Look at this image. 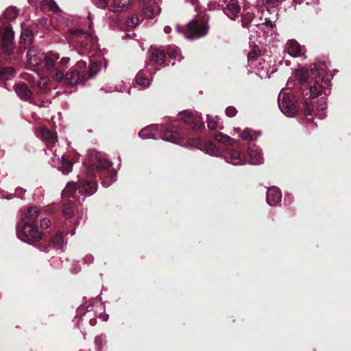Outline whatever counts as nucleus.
<instances>
[{
	"label": "nucleus",
	"instance_id": "f257e3e1",
	"mask_svg": "<svg viewBox=\"0 0 351 351\" xmlns=\"http://www.w3.org/2000/svg\"><path fill=\"white\" fill-rule=\"evenodd\" d=\"M94 160L87 166L86 174L90 178H97L102 180L101 184L108 187L117 180L114 171L112 169V163L101 152L93 153Z\"/></svg>",
	"mask_w": 351,
	"mask_h": 351
},
{
	"label": "nucleus",
	"instance_id": "f03ea898",
	"mask_svg": "<svg viewBox=\"0 0 351 351\" xmlns=\"http://www.w3.org/2000/svg\"><path fill=\"white\" fill-rule=\"evenodd\" d=\"M164 127L162 125H150L142 129L138 132V136L142 139H154L159 138L171 143H176L175 132L172 130H165L163 135L162 131Z\"/></svg>",
	"mask_w": 351,
	"mask_h": 351
},
{
	"label": "nucleus",
	"instance_id": "7ed1b4c3",
	"mask_svg": "<svg viewBox=\"0 0 351 351\" xmlns=\"http://www.w3.org/2000/svg\"><path fill=\"white\" fill-rule=\"evenodd\" d=\"M104 310V307L102 304L95 300L94 304H88L86 306L85 311L84 306H80L77 310L76 317H81L82 322L88 321L90 326H95L96 324V318L97 317V313L100 311L99 317L103 319L104 321H106L108 318V315H102L101 311Z\"/></svg>",
	"mask_w": 351,
	"mask_h": 351
},
{
	"label": "nucleus",
	"instance_id": "20e7f679",
	"mask_svg": "<svg viewBox=\"0 0 351 351\" xmlns=\"http://www.w3.org/2000/svg\"><path fill=\"white\" fill-rule=\"evenodd\" d=\"M209 26L206 22L192 19L187 24V31H181L180 26L177 25V32L182 34L184 36L190 40H195L204 36L208 30Z\"/></svg>",
	"mask_w": 351,
	"mask_h": 351
},
{
	"label": "nucleus",
	"instance_id": "39448f33",
	"mask_svg": "<svg viewBox=\"0 0 351 351\" xmlns=\"http://www.w3.org/2000/svg\"><path fill=\"white\" fill-rule=\"evenodd\" d=\"M278 104L281 112L287 117H295L298 111L297 100L293 95L283 93L278 95Z\"/></svg>",
	"mask_w": 351,
	"mask_h": 351
},
{
	"label": "nucleus",
	"instance_id": "423d86ee",
	"mask_svg": "<svg viewBox=\"0 0 351 351\" xmlns=\"http://www.w3.org/2000/svg\"><path fill=\"white\" fill-rule=\"evenodd\" d=\"M18 238L22 241L29 243L36 241L42 237L38 228L32 223L25 222L21 229H17Z\"/></svg>",
	"mask_w": 351,
	"mask_h": 351
},
{
	"label": "nucleus",
	"instance_id": "0eeeda50",
	"mask_svg": "<svg viewBox=\"0 0 351 351\" xmlns=\"http://www.w3.org/2000/svg\"><path fill=\"white\" fill-rule=\"evenodd\" d=\"M71 33L73 36V41L85 49L97 44V38L96 36L91 33L85 32L78 29H71Z\"/></svg>",
	"mask_w": 351,
	"mask_h": 351
},
{
	"label": "nucleus",
	"instance_id": "6e6552de",
	"mask_svg": "<svg viewBox=\"0 0 351 351\" xmlns=\"http://www.w3.org/2000/svg\"><path fill=\"white\" fill-rule=\"evenodd\" d=\"M180 121L193 125V128L195 130H200L204 125L202 114L198 112L193 114L189 110L181 111L177 114V122Z\"/></svg>",
	"mask_w": 351,
	"mask_h": 351
},
{
	"label": "nucleus",
	"instance_id": "1a4fd4ad",
	"mask_svg": "<svg viewBox=\"0 0 351 351\" xmlns=\"http://www.w3.org/2000/svg\"><path fill=\"white\" fill-rule=\"evenodd\" d=\"M14 32L11 27H5L2 32V47L8 55L12 54L14 49Z\"/></svg>",
	"mask_w": 351,
	"mask_h": 351
},
{
	"label": "nucleus",
	"instance_id": "9d476101",
	"mask_svg": "<svg viewBox=\"0 0 351 351\" xmlns=\"http://www.w3.org/2000/svg\"><path fill=\"white\" fill-rule=\"evenodd\" d=\"M45 53L37 49H30L27 53L28 66L34 71H36V67L43 63Z\"/></svg>",
	"mask_w": 351,
	"mask_h": 351
},
{
	"label": "nucleus",
	"instance_id": "9b49d317",
	"mask_svg": "<svg viewBox=\"0 0 351 351\" xmlns=\"http://www.w3.org/2000/svg\"><path fill=\"white\" fill-rule=\"evenodd\" d=\"M284 52L291 57L298 58L304 55V48L295 40H289L284 49Z\"/></svg>",
	"mask_w": 351,
	"mask_h": 351
},
{
	"label": "nucleus",
	"instance_id": "f8f14e48",
	"mask_svg": "<svg viewBox=\"0 0 351 351\" xmlns=\"http://www.w3.org/2000/svg\"><path fill=\"white\" fill-rule=\"evenodd\" d=\"M85 81L84 75L82 74V72L77 71V69H73L65 75V84L68 86H71L78 84L84 86Z\"/></svg>",
	"mask_w": 351,
	"mask_h": 351
},
{
	"label": "nucleus",
	"instance_id": "ddd939ff",
	"mask_svg": "<svg viewBox=\"0 0 351 351\" xmlns=\"http://www.w3.org/2000/svg\"><path fill=\"white\" fill-rule=\"evenodd\" d=\"M251 71L256 73L261 78H267L270 77V66L263 58L259 59L256 66H251L249 69Z\"/></svg>",
	"mask_w": 351,
	"mask_h": 351
},
{
	"label": "nucleus",
	"instance_id": "4468645a",
	"mask_svg": "<svg viewBox=\"0 0 351 351\" xmlns=\"http://www.w3.org/2000/svg\"><path fill=\"white\" fill-rule=\"evenodd\" d=\"M22 78L29 82L32 86H37L41 89L45 88L49 82L47 77H42L38 73H36L35 75L24 73L22 74Z\"/></svg>",
	"mask_w": 351,
	"mask_h": 351
},
{
	"label": "nucleus",
	"instance_id": "2eb2a0df",
	"mask_svg": "<svg viewBox=\"0 0 351 351\" xmlns=\"http://www.w3.org/2000/svg\"><path fill=\"white\" fill-rule=\"evenodd\" d=\"M77 187L79 193L85 196H90L97 191V184L90 180H81L79 179Z\"/></svg>",
	"mask_w": 351,
	"mask_h": 351
},
{
	"label": "nucleus",
	"instance_id": "dca6fc26",
	"mask_svg": "<svg viewBox=\"0 0 351 351\" xmlns=\"http://www.w3.org/2000/svg\"><path fill=\"white\" fill-rule=\"evenodd\" d=\"M60 55L53 51H49L44 55L43 64L47 71L51 72L55 70L58 65Z\"/></svg>",
	"mask_w": 351,
	"mask_h": 351
},
{
	"label": "nucleus",
	"instance_id": "f3484780",
	"mask_svg": "<svg viewBox=\"0 0 351 351\" xmlns=\"http://www.w3.org/2000/svg\"><path fill=\"white\" fill-rule=\"evenodd\" d=\"M282 194L279 189L272 187L268 189L267 192L266 202L270 206H276L281 202Z\"/></svg>",
	"mask_w": 351,
	"mask_h": 351
},
{
	"label": "nucleus",
	"instance_id": "a211bd4d",
	"mask_svg": "<svg viewBox=\"0 0 351 351\" xmlns=\"http://www.w3.org/2000/svg\"><path fill=\"white\" fill-rule=\"evenodd\" d=\"M240 11L241 8L237 0H229L226 8H223V12L232 20L239 16Z\"/></svg>",
	"mask_w": 351,
	"mask_h": 351
},
{
	"label": "nucleus",
	"instance_id": "6ab92c4d",
	"mask_svg": "<svg viewBox=\"0 0 351 351\" xmlns=\"http://www.w3.org/2000/svg\"><path fill=\"white\" fill-rule=\"evenodd\" d=\"M17 96L23 101H29L32 97V93L25 83H18L14 86Z\"/></svg>",
	"mask_w": 351,
	"mask_h": 351
},
{
	"label": "nucleus",
	"instance_id": "aec40b11",
	"mask_svg": "<svg viewBox=\"0 0 351 351\" xmlns=\"http://www.w3.org/2000/svg\"><path fill=\"white\" fill-rule=\"evenodd\" d=\"M225 160L228 163L233 165H243L247 163V160L238 150H230L225 157Z\"/></svg>",
	"mask_w": 351,
	"mask_h": 351
},
{
	"label": "nucleus",
	"instance_id": "412c9836",
	"mask_svg": "<svg viewBox=\"0 0 351 351\" xmlns=\"http://www.w3.org/2000/svg\"><path fill=\"white\" fill-rule=\"evenodd\" d=\"M330 86V80L323 79L322 82L316 81L313 85L310 86V95L311 97L316 98L321 95L324 92V89Z\"/></svg>",
	"mask_w": 351,
	"mask_h": 351
},
{
	"label": "nucleus",
	"instance_id": "4be33fe9",
	"mask_svg": "<svg viewBox=\"0 0 351 351\" xmlns=\"http://www.w3.org/2000/svg\"><path fill=\"white\" fill-rule=\"evenodd\" d=\"M132 0H112L109 10L114 12H123L132 7Z\"/></svg>",
	"mask_w": 351,
	"mask_h": 351
},
{
	"label": "nucleus",
	"instance_id": "5701e85b",
	"mask_svg": "<svg viewBox=\"0 0 351 351\" xmlns=\"http://www.w3.org/2000/svg\"><path fill=\"white\" fill-rule=\"evenodd\" d=\"M242 25L244 27H252V26H255L259 30L264 32V34L267 35L269 34V33H271L274 27V25L273 24V23L271 21H267V19L265 20V22L263 23L248 25V23L247 22L245 18H243L242 19Z\"/></svg>",
	"mask_w": 351,
	"mask_h": 351
},
{
	"label": "nucleus",
	"instance_id": "b1692460",
	"mask_svg": "<svg viewBox=\"0 0 351 351\" xmlns=\"http://www.w3.org/2000/svg\"><path fill=\"white\" fill-rule=\"evenodd\" d=\"M38 136L46 142L48 147H51L57 142V136L47 128H41Z\"/></svg>",
	"mask_w": 351,
	"mask_h": 351
},
{
	"label": "nucleus",
	"instance_id": "393cba45",
	"mask_svg": "<svg viewBox=\"0 0 351 351\" xmlns=\"http://www.w3.org/2000/svg\"><path fill=\"white\" fill-rule=\"evenodd\" d=\"M249 160L247 163L258 165L263 162V156L261 150L258 149L250 148L248 149Z\"/></svg>",
	"mask_w": 351,
	"mask_h": 351
},
{
	"label": "nucleus",
	"instance_id": "a878e982",
	"mask_svg": "<svg viewBox=\"0 0 351 351\" xmlns=\"http://www.w3.org/2000/svg\"><path fill=\"white\" fill-rule=\"evenodd\" d=\"M152 58L158 65H163L165 63L166 54L164 51L158 47L152 48Z\"/></svg>",
	"mask_w": 351,
	"mask_h": 351
},
{
	"label": "nucleus",
	"instance_id": "bb28decb",
	"mask_svg": "<svg viewBox=\"0 0 351 351\" xmlns=\"http://www.w3.org/2000/svg\"><path fill=\"white\" fill-rule=\"evenodd\" d=\"M160 12V8L157 4H153L152 5H146L143 8V13L147 19H153L159 14Z\"/></svg>",
	"mask_w": 351,
	"mask_h": 351
},
{
	"label": "nucleus",
	"instance_id": "cd10ccee",
	"mask_svg": "<svg viewBox=\"0 0 351 351\" xmlns=\"http://www.w3.org/2000/svg\"><path fill=\"white\" fill-rule=\"evenodd\" d=\"M24 216L27 223H33L39 216V209L36 206H32L27 208L24 213Z\"/></svg>",
	"mask_w": 351,
	"mask_h": 351
},
{
	"label": "nucleus",
	"instance_id": "c85d7f7f",
	"mask_svg": "<svg viewBox=\"0 0 351 351\" xmlns=\"http://www.w3.org/2000/svg\"><path fill=\"white\" fill-rule=\"evenodd\" d=\"M259 59H263L261 56H259V49L256 46L254 49L248 53L247 55V61H248V67L249 69L251 66H256L257 62Z\"/></svg>",
	"mask_w": 351,
	"mask_h": 351
},
{
	"label": "nucleus",
	"instance_id": "c756f323",
	"mask_svg": "<svg viewBox=\"0 0 351 351\" xmlns=\"http://www.w3.org/2000/svg\"><path fill=\"white\" fill-rule=\"evenodd\" d=\"M50 245L56 250H63L65 243L61 232H57L51 239Z\"/></svg>",
	"mask_w": 351,
	"mask_h": 351
},
{
	"label": "nucleus",
	"instance_id": "7c9ffc66",
	"mask_svg": "<svg viewBox=\"0 0 351 351\" xmlns=\"http://www.w3.org/2000/svg\"><path fill=\"white\" fill-rule=\"evenodd\" d=\"M200 149L210 156H219V151L212 142H206L204 145H202Z\"/></svg>",
	"mask_w": 351,
	"mask_h": 351
},
{
	"label": "nucleus",
	"instance_id": "2f4dec72",
	"mask_svg": "<svg viewBox=\"0 0 351 351\" xmlns=\"http://www.w3.org/2000/svg\"><path fill=\"white\" fill-rule=\"evenodd\" d=\"M16 74V71L13 67H1L0 68V79L9 80L12 79Z\"/></svg>",
	"mask_w": 351,
	"mask_h": 351
},
{
	"label": "nucleus",
	"instance_id": "473e14b6",
	"mask_svg": "<svg viewBox=\"0 0 351 351\" xmlns=\"http://www.w3.org/2000/svg\"><path fill=\"white\" fill-rule=\"evenodd\" d=\"M72 168L73 163L62 156L61 157V165L58 167V169L61 171L63 174H67L71 171Z\"/></svg>",
	"mask_w": 351,
	"mask_h": 351
},
{
	"label": "nucleus",
	"instance_id": "72a5a7b5",
	"mask_svg": "<svg viewBox=\"0 0 351 351\" xmlns=\"http://www.w3.org/2000/svg\"><path fill=\"white\" fill-rule=\"evenodd\" d=\"M255 133L257 136L261 135V132H253L249 128H245L243 132L240 134V136L244 140L253 141L256 140V136L254 137Z\"/></svg>",
	"mask_w": 351,
	"mask_h": 351
},
{
	"label": "nucleus",
	"instance_id": "f704fd0d",
	"mask_svg": "<svg viewBox=\"0 0 351 351\" xmlns=\"http://www.w3.org/2000/svg\"><path fill=\"white\" fill-rule=\"evenodd\" d=\"M295 75L300 84L306 83L308 79V71L304 68L297 70Z\"/></svg>",
	"mask_w": 351,
	"mask_h": 351
},
{
	"label": "nucleus",
	"instance_id": "c9c22d12",
	"mask_svg": "<svg viewBox=\"0 0 351 351\" xmlns=\"http://www.w3.org/2000/svg\"><path fill=\"white\" fill-rule=\"evenodd\" d=\"M19 15V10L16 7L8 8L3 12V16L8 20H14Z\"/></svg>",
	"mask_w": 351,
	"mask_h": 351
},
{
	"label": "nucleus",
	"instance_id": "e433bc0d",
	"mask_svg": "<svg viewBox=\"0 0 351 351\" xmlns=\"http://www.w3.org/2000/svg\"><path fill=\"white\" fill-rule=\"evenodd\" d=\"M215 139L224 144L231 145L234 143V139L222 133L217 134L215 136Z\"/></svg>",
	"mask_w": 351,
	"mask_h": 351
},
{
	"label": "nucleus",
	"instance_id": "4c0bfd02",
	"mask_svg": "<svg viewBox=\"0 0 351 351\" xmlns=\"http://www.w3.org/2000/svg\"><path fill=\"white\" fill-rule=\"evenodd\" d=\"M136 82L138 85L141 86L143 88H147L149 86V80L147 77H144L138 73L136 76Z\"/></svg>",
	"mask_w": 351,
	"mask_h": 351
},
{
	"label": "nucleus",
	"instance_id": "58836bf2",
	"mask_svg": "<svg viewBox=\"0 0 351 351\" xmlns=\"http://www.w3.org/2000/svg\"><path fill=\"white\" fill-rule=\"evenodd\" d=\"M207 125L210 130H217L219 128L218 117H211L207 115Z\"/></svg>",
	"mask_w": 351,
	"mask_h": 351
},
{
	"label": "nucleus",
	"instance_id": "ea45409f",
	"mask_svg": "<svg viewBox=\"0 0 351 351\" xmlns=\"http://www.w3.org/2000/svg\"><path fill=\"white\" fill-rule=\"evenodd\" d=\"M95 343H96V346H97V349L99 351H101L103 348H104V346L106 343V337L104 336V335H99V336L96 337V338H95Z\"/></svg>",
	"mask_w": 351,
	"mask_h": 351
},
{
	"label": "nucleus",
	"instance_id": "a19ab883",
	"mask_svg": "<svg viewBox=\"0 0 351 351\" xmlns=\"http://www.w3.org/2000/svg\"><path fill=\"white\" fill-rule=\"evenodd\" d=\"M101 90L105 91L106 93H112L114 91H118V92H124L127 91V93L130 95V88H118L117 86L114 87H107L104 86L101 88Z\"/></svg>",
	"mask_w": 351,
	"mask_h": 351
},
{
	"label": "nucleus",
	"instance_id": "79ce46f5",
	"mask_svg": "<svg viewBox=\"0 0 351 351\" xmlns=\"http://www.w3.org/2000/svg\"><path fill=\"white\" fill-rule=\"evenodd\" d=\"M62 214L66 218L69 219L73 215V208L69 204H65L62 208Z\"/></svg>",
	"mask_w": 351,
	"mask_h": 351
},
{
	"label": "nucleus",
	"instance_id": "37998d69",
	"mask_svg": "<svg viewBox=\"0 0 351 351\" xmlns=\"http://www.w3.org/2000/svg\"><path fill=\"white\" fill-rule=\"evenodd\" d=\"M99 65L97 63L93 62H90V65H89L90 77L95 76L99 72Z\"/></svg>",
	"mask_w": 351,
	"mask_h": 351
},
{
	"label": "nucleus",
	"instance_id": "c03bdc74",
	"mask_svg": "<svg viewBox=\"0 0 351 351\" xmlns=\"http://www.w3.org/2000/svg\"><path fill=\"white\" fill-rule=\"evenodd\" d=\"M128 27H134L139 23V19L137 15H132L126 21Z\"/></svg>",
	"mask_w": 351,
	"mask_h": 351
},
{
	"label": "nucleus",
	"instance_id": "a18cd8bd",
	"mask_svg": "<svg viewBox=\"0 0 351 351\" xmlns=\"http://www.w3.org/2000/svg\"><path fill=\"white\" fill-rule=\"evenodd\" d=\"M326 104H322L320 105V108H317V117L319 119H324L326 117Z\"/></svg>",
	"mask_w": 351,
	"mask_h": 351
},
{
	"label": "nucleus",
	"instance_id": "49530a36",
	"mask_svg": "<svg viewBox=\"0 0 351 351\" xmlns=\"http://www.w3.org/2000/svg\"><path fill=\"white\" fill-rule=\"evenodd\" d=\"M73 189V184L72 183H68L67 186L64 188V189L62 192V195L64 197H71V191Z\"/></svg>",
	"mask_w": 351,
	"mask_h": 351
},
{
	"label": "nucleus",
	"instance_id": "de8ad7c7",
	"mask_svg": "<svg viewBox=\"0 0 351 351\" xmlns=\"http://www.w3.org/2000/svg\"><path fill=\"white\" fill-rule=\"evenodd\" d=\"M94 5L101 9H106L108 5V0H92Z\"/></svg>",
	"mask_w": 351,
	"mask_h": 351
},
{
	"label": "nucleus",
	"instance_id": "09e8293b",
	"mask_svg": "<svg viewBox=\"0 0 351 351\" xmlns=\"http://www.w3.org/2000/svg\"><path fill=\"white\" fill-rule=\"evenodd\" d=\"M53 77L57 82H62L64 84H65V75L62 71L57 70L54 74Z\"/></svg>",
	"mask_w": 351,
	"mask_h": 351
},
{
	"label": "nucleus",
	"instance_id": "8fccbe9b",
	"mask_svg": "<svg viewBox=\"0 0 351 351\" xmlns=\"http://www.w3.org/2000/svg\"><path fill=\"white\" fill-rule=\"evenodd\" d=\"M311 71L314 74L319 76L322 75L324 72V68H321L320 66L317 64H314L313 67L311 68Z\"/></svg>",
	"mask_w": 351,
	"mask_h": 351
},
{
	"label": "nucleus",
	"instance_id": "3c124183",
	"mask_svg": "<svg viewBox=\"0 0 351 351\" xmlns=\"http://www.w3.org/2000/svg\"><path fill=\"white\" fill-rule=\"evenodd\" d=\"M237 110L233 106H229L226 109V114L229 117H233L237 114Z\"/></svg>",
	"mask_w": 351,
	"mask_h": 351
},
{
	"label": "nucleus",
	"instance_id": "603ef678",
	"mask_svg": "<svg viewBox=\"0 0 351 351\" xmlns=\"http://www.w3.org/2000/svg\"><path fill=\"white\" fill-rule=\"evenodd\" d=\"M313 111H314V110H313V108L312 107V106L310 104H308V102H306L305 106H304L305 114L307 116L312 115Z\"/></svg>",
	"mask_w": 351,
	"mask_h": 351
},
{
	"label": "nucleus",
	"instance_id": "864d4df0",
	"mask_svg": "<svg viewBox=\"0 0 351 351\" xmlns=\"http://www.w3.org/2000/svg\"><path fill=\"white\" fill-rule=\"evenodd\" d=\"M51 223V219L49 218H47V217L43 218L40 221V226L43 229L49 228L50 226Z\"/></svg>",
	"mask_w": 351,
	"mask_h": 351
},
{
	"label": "nucleus",
	"instance_id": "5fc2aeb1",
	"mask_svg": "<svg viewBox=\"0 0 351 351\" xmlns=\"http://www.w3.org/2000/svg\"><path fill=\"white\" fill-rule=\"evenodd\" d=\"M69 60H70L69 58H68V57H63L60 60H58V65L60 67L64 68V66H66L67 65V64L69 63Z\"/></svg>",
	"mask_w": 351,
	"mask_h": 351
},
{
	"label": "nucleus",
	"instance_id": "6e6d98bb",
	"mask_svg": "<svg viewBox=\"0 0 351 351\" xmlns=\"http://www.w3.org/2000/svg\"><path fill=\"white\" fill-rule=\"evenodd\" d=\"M167 53L170 58H174L176 56V47L174 45H169Z\"/></svg>",
	"mask_w": 351,
	"mask_h": 351
},
{
	"label": "nucleus",
	"instance_id": "4d7b16f0",
	"mask_svg": "<svg viewBox=\"0 0 351 351\" xmlns=\"http://www.w3.org/2000/svg\"><path fill=\"white\" fill-rule=\"evenodd\" d=\"M49 8L51 11H53V12H60V8L58 7V4L54 1H51L50 3H49Z\"/></svg>",
	"mask_w": 351,
	"mask_h": 351
},
{
	"label": "nucleus",
	"instance_id": "13d9d810",
	"mask_svg": "<svg viewBox=\"0 0 351 351\" xmlns=\"http://www.w3.org/2000/svg\"><path fill=\"white\" fill-rule=\"evenodd\" d=\"M93 261H94V257L92 254H90L85 255V256L84 258V263H86L87 265L91 264L92 263H93Z\"/></svg>",
	"mask_w": 351,
	"mask_h": 351
},
{
	"label": "nucleus",
	"instance_id": "bf43d9fd",
	"mask_svg": "<svg viewBox=\"0 0 351 351\" xmlns=\"http://www.w3.org/2000/svg\"><path fill=\"white\" fill-rule=\"evenodd\" d=\"M86 66V62L85 60H80L77 63V68H83Z\"/></svg>",
	"mask_w": 351,
	"mask_h": 351
},
{
	"label": "nucleus",
	"instance_id": "052dcab7",
	"mask_svg": "<svg viewBox=\"0 0 351 351\" xmlns=\"http://www.w3.org/2000/svg\"><path fill=\"white\" fill-rule=\"evenodd\" d=\"M163 31L166 34H169L172 32V28L169 25H166L165 26Z\"/></svg>",
	"mask_w": 351,
	"mask_h": 351
},
{
	"label": "nucleus",
	"instance_id": "680f3d73",
	"mask_svg": "<svg viewBox=\"0 0 351 351\" xmlns=\"http://www.w3.org/2000/svg\"><path fill=\"white\" fill-rule=\"evenodd\" d=\"M32 35L31 32L29 31H27V30H25L24 32H23L21 33V36L23 37V36H27V37H30V36Z\"/></svg>",
	"mask_w": 351,
	"mask_h": 351
},
{
	"label": "nucleus",
	"instance_id": "e2e57ef3",
	"mask_svg": "<svg viewBox=\"0 0 351 351\" xmlns=\"http://www.w3.org/2000/svg\"><path fill=\"white\" fill-rule=\"evenodd\" d=\"M132 36H136V34L134 33H133L132 34H130L129 33H125L124 35L123 39L131 38Z\"/></svg>",
	"mask_w": 351,
	"mask_h": 351
},
{
	"label": "nucleus",
	"instance_id": "0e129e2a",
	"mask_svg": "<svg viewBox=\"0 0 351 351\" xmlns=\"http://www.w3.org/2000/svg\"><path fill=\"white\" fill-rule=\"evenodd\" d=\"M77 265V267H74V268H72L71 270L73 272H77L78 271H80V265L78 264V263H76Z\"/></svg>",
	"mask_w": 351,
	"mask_h": 351
},
{
	"label": "nucleus",
	"instance_id": "69168bd1",
	"mask_svg": "<svg viewBox=\"0 0 351 351\" xmlns=\"http://www.w3.org/2000/svg\"><path fill=\"white\" fill-rule=\"evenodd\" d=\"M304 0H293V1L295 3H298V4H300L302 3ZM317 0H315V1H317Z\"/></svg>",
	"mask_w": 351,
	"mask_h": 351
},
{
	"label": "nucleus",
	"instance_id": "338daca9",
	"mask_svg": "<svg viewBox=\"0 0 351 351\" xmlns=\"http://www.w3.org/2000/svg\"><path fill=\"white\" fill-rule=\"evenodd\" d=\"M234 131L239 134H241V129L239 128H235Z\"/></svg>",
	"mask_w": 351,
	"mask_h": 351
},
{
	"label": "nucleus",
	"instance_id": "774afa93",
	"mask_svg": "<svg viewBox=\"0 0 351 351\" xmlns=\"http://www.w3.org/2000/svg\"><path fill=\"white\" fill-rule=\"evenodd\" d=\"M16 191H17L19 193L20 191H22L23 193H24L23 189H21V188H17V189H16Z\"/></svg>",
	"mask_w": 351,
	"mask_h": 351
}]
</instances>
